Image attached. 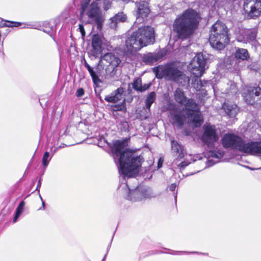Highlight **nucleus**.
<instances>
[{
  "mask_svg": "<svg viewBox=\"0 0 261 261\" xmlns=\"http://www.w3.org/2000/svg\"><path fill=\"white\" fill-rule=\"evenodd\" d=\"M51 159V156H50L49 153L47 151H45L42 158V164L44 167H46L48 165Z\"/></svg>",
  "mask_w": 261,
  "mask_h": 261,
  "instance_id": "f704fd0d",
  "label": "nucleus"
},
{
  "mask_svg": "<svg viewBox=\"0 0 261 261\" xmlns=\"http://www.w3.org/2000/svg\"><path fill=\"white\" fill-rule=\"evenodd\" d=\"M188 117L196 127L200 126L203 122L200 115L195 114V112L192 113L191 114L188 116Z\"/></svg>",
  "mask_w": 261,
  "mask_h": 261,
  "instance_id": "a878e982",
  "label": "nucleus"
},
{
  "mask_svg": "<svg viewBox=\"0 0 261 261\" xmlns=\"http://www.w3.org/2000/svg\"><path fill=\"white\" fill-rule=\"evenodd\" d=\"M163 55L161 53H148L144 54L142 58V62L146 65H151L162 58Z\"/></svg>",
  "mask_w": 261,
  "mask_h": 261,
  "instance_id": "a211bd4d",
  "label": "nucleus"
},
{
  "mask_svg": "<svg viewBox=\"0 0 261 261\" xmlns=\"http://www.w3.org/2000/svg\"><path fill=\"white\" fill-rule=\"evenodd\" d=\"M133 179L134 180H135V181L136 180V179H135V178H133Z\"/></svg>",
  "mask_w": 261,
  "mask_h": 261,
  "instance_id": "69168bd1",
  "label": "nucleus"
},
{
  "mask_svg": "<svg viewBox=\"0 0 261 261\" xmlns=\"http://www.w3.org/2000/svg\"><path fill=\"white\" fill-rule=\"evenodd\" d=\"M40 197L41 198V200L42 201V197L40 195Z\"/></svg>",
  "mask_w": 261,
  "mask_h": 261,
  "instance_id": "0e129e2a",
  "label": "nucleus"
},
{
  "mask_svg": "<svg viewBox=\"0 0 261 261\" xmlns=\"http://www.w3.org/2000/svg\"><path fill=\"white\" fill-rule=\"evenodd\" d=\"M171 152L172 156L175 158L174 162L177 164L176 161H179L184 158L185 153L183 146L176 140H171Z\"/></svg>",
  "mask_w": 261,
  "mask_h": 261,
  "instance_id": "4468645a",
  "label": "nucleus"
},
{
  "mask_svg": "<svg viewBox=\"0 0 261 261\" xmlns=\"http://www.w3.org/2000/svg\"><path fill=\"white\" fill-rule=\"evenodd\" d=\"M174 95L175 101L180 105L184 103L187 99L183 90L179 88L176 89Z\"/></svg>",
  "mask_w": 261,
  "mask_h": 261,
  "instance_id": "5701e85b",
  "label": "nucleus"
},
{
  "mask_svg": "<svg viewBox=\"0 0 261 261\" xmlns=\"http://www.w3.org/2000/svg\"><path fill=\"white\" fill-rule=\"evenodd\" d=\"M124 187L127 188V194L126 198L132 201H141L144 198L154 197L152 190L147 187L139 185L136 188L132 189L127 182L124 183Z\"/></svg>",
  "mask_w": 261,
  "mask_h": 261,
  "instance_id": "0eeeda50",
  "label": "nucleus"
},
{
  "mask_svg": "<svg viewBox=\"0 0 261 261\" xmlns=\"http://www.w3.org/2000/svg\"><path fill=\"white\" fill-rule=\"evenodd\" d=\"M107 254L106 253V255H105V256L103 257V259H102V261H104V260L105 259V258H106V257Z\"/></svg>",
  "mask_w": 261,
  "mask_h": 261,
  "instance_id": "4d7b16f0",
  "label": "nucleus"
},
{
  "mask_svg": "<svg viewBox=\"0 0 261 261\" xmlns=\"http://www.w3.org/2000/svg\"><path fill=\"white\" fill-rule=\"evenodd\" d=\"M163 163V160H162L161 158H160L159 160L158 163V168H160L162 166V164Z\"/></svg>",
  "mask_w": 261,
  "mask_h": 261,
  "instance_id": "49530a36",
  "label": "nucleus"
},
{
  "mask_svg": "<svg viewBox=\"0 0 261 261\" xmlns=\"http://www.w3.org/2000/svg\"><path fill=\"white\" fill-rule=\"evenodd\" d=\"M200 16L197 11L189 8L177 17L173 24V29L178 38H189L197 29Z\"/></svg>",
  "mask_w": 261,
  "mask_h": 261,
  "instance_id": "f03ea898",
  "label": "nucleus"
},
{
  "mask_svg": "<svg viewBox=\"0 0 261 261\" xmlns=\"http://www.w3.org/2000/svg\"><path fill=\"white\" fill-rule=\"evenodd\" d=\"M90 2V0H86V2L84 3H82L81 4V7H82V10L81 12V14H83L85 10H86L88 5L89 4V3Z\"/></svg>",
  "mask_w": 261,
  "mask_h": 261,
  "instance_id": "58836bf2",
  "label": "nucleus"
},
{
  "mask_svg": "<svg viewBox=\"0 0 261 261\" xmlns=\"http://www.w3.org/2000/svg\"><path fill=\"white\" fill-rule=\"evenodd\" d=\"M55 30V27L48 22H45L43 24V31L46 33L51 37Z\"/></svg>",
  "mask_w": 261,
  "mask_h": 261,
  "instance_id": "2f4dec72",
  "label": "nucleus"
},
{
  "mask_svg": "<svg viewBox=\"0 0 261 261\" xmlns=\"http://www.w3.org/2000/svg\"><path fill=\"white\" fill-rule=\"evenodd\" d=\"M171 254H173V255H178V254H179L180 253H185V254H203V255H208V253H201V252H197V251H190V252H188V251H172V253H170Z\"/></svg>",
  "mask_w": 261,
  "mask_h": 261,
  "instance_id": "c9c22d12",
  "label": "nucleus"
},
{
  "mask_svg": "<svg viewBox=\"0 0 261 261\" xmlns=\"http://www.w3.org/2000/svg\"><path fill=\"white\" fill-rule=\"evenodd\" d=\"M79 29L80 32L81 33L82 36H85V30H84L83 25L82 24H80Z\"/></svg>",
  "mask_w": 261,
  "mask_h": 261,
  "instance_id": "c03bdc74",
  "label": "nucleus"
},
{
  "mask_svg": "<svg viewBox=\"0 0 261 261\" xmlns=\"http://www.w3.org/2000/svg\"><path fill=\"white\" fill-rule=\"evenodd\" d=\"M41 185V180L39 179V181H38L37 186L36 189V191H39V188L40 187Z\"/></svg>",
  "mask_w": 261,
  "mask_h": 261,
  "instance_id": "de8ad7c7",
  "label": "nucleus"
},
{
  "mask_svg": "<svg viewBox=\"0 0 261 261\" xmlns=\"http://www.w3.org/2000/svg\"><path fill=\"white\" fill-rule=\"evenodd\" d=\"M177 184L176 183L171 184L168 187V189L172 192H174L175 191L176 187L177 186Z\"/></svg>",
  "mask_w": 261,
  "mask_h": 261,
  "instance_id": "79ce46f5",
  "label": "nucleus"
},
{
  "mask_svg": "<svg viewBox=\"0 0 261 261\" xmlns=\"http://www.w3.org/2000/svg\"><path fill=\"white\" fill-rule=\"evenodd\" d=\"M67 129H68V128L66 129V130H65V134H67Z\"/></svg>",
  "mask_w": 261,
  "mask_h": 261,
  "instance_id": "052dcab7",
  "label": "nucleus"
},
{
  "mask_svg": "<svg viewBox=\"0 0 261 261\" xmlns=\"http://www.w3.org/2000/svg\"><path fill=\"white\" fill-rule=\"evenodd\" d=\"M124 92V89L123 87H120L118 88L116 90L114 91L113 92L115 96L116 97V98L119 101L121 100L122 98V96L123 93Z\"/></svg>",
  "mask_w": 261,
  "mask_h": 261,
  "instance_id": "72a5a7b5",
  "label": "nucleus"
},
{
  "mask_svg": "<svg viewBox=\"0 0 261 261\" xmlns=\"http://www.w3.org/2000/svg\"><path fill=\"white\" fill-rule=\"evenodd\" d=\"M258 170H261V167L257 168Z\"/></svg>",
  "mask_w": 261,
  "mask_h": 261,
  "instance_id": "e2e57ef3",
  "label": "nucleus"
},
{
  "mask_svg": "<svg viewBox=\"0 0 261 261\" xmlns=\"http://www.w3.org/2000/svg\"><path fill=\"white\" fill-rule=\"evenodd\" d=\"M126 106L125 103V100L124 99L122 102L120 103L112 105L111 107V110L112 112L121 111L123 113L126 112Z\"/></svg>",
  "mask_w": 261,
  "mask_h": 261,
  "instance_id": "bb28decb",
  "label": "nucleus"
},
{
  "mask_svg": "<svg viewBox=\"0 0 261 261\" xmlns=\"http://www.w3.org/2000/svg\"><path fill=\"white\" fill-rule=\"evenodd\" d=\"M177 192L174 194V200H175V202H176V200H177Z\"/></svg>",
  "mask_w": 261,
  "mask_h": 261,
  "instance_id": "603ef678",
  "label": "nucleus"
},
{
  "mask_svg": "<svg viewBox=\"0 0 261 261\" xmlns=\"http://www.w3.org/2000/svg\"><path fill=\"white\" fill-rule=\"evenodd\" d=\"M137 2L135 3L137 7L139 16L142 18L146 17L150 12L148 2L144 0H137Z\"/></svg>",
  "mask_w": 261,
  "mask_h": 261,
  "instance_id": "dca6fc26",
  "label": "nucleus"
},
{
  "mask_svg": "<svg viewBox=\"0 0 261 261\" xmlns=\"http://www.w3.org/2000/svg\"><path fill=\"white\" fill-rule=\"evenodd\" d=\"M222 108L230 118H234L238 114L239 109L236 103L229 101H225L223 106Z\"/></svg>",
  "mask_w": 261,
  "mask_h": 261,
  "instance_id": "f3484780",
  "label": "nucleus"
},
{
  "mask_svg": "<svg viewBox=\"0 0 261 261\" xmlns=\"http://www.w3.org/2000/svg\"><path fill=\"white\" fill-rule=\"evenodd\" d=\"M171 117L173 122L177 124V126L181 128L184 124L185 117L180 112L173 111L170 113Z\"/></svg>",
  "mask_w": 261,
  "mask_h": 261,
  "instance_id": "412c9836",
  "label": "nucleus"
},
{
  "mask_svg": "<svg viewBox=\"0 0 261 261\" xmlns=\"http://www.w3.org/2000/svg\"><path fill=\"white\" fill-rule=\"evenodd\" d=\"M231 88L233 89H234V90L233 91L234 93H237L236 89H235V86L234 85H231Z\"/></svg>",
  "mask_w": 261,
  "mask_h": 261,
  "instance_id": "5fc2aeb1",
  "label": "nucleus"
},
{
  "mask_svg": "<svg viewBox=\"0 0 261 261\" xmlns=\"http://www.w3.org/2000/svg\"><path fill=\"white\" fill-rule=\"evenodd\" d=\"M218 140L219 136L214 125L208 124L203 126L201 140L204 144L208 147H212Z\"/></svg>",
  "mask_w": 261,
  "mask_h": 261,
  "instance_id": "9d476101",
  "label": "nucleus"
},
{
  "mask_svg": "<svg viewBox=\"0 0 261 261\" xmlns=\"http://www.w3.org/2000/svg\"><path fill=\"white\" fill-rule=\"evenodd\" d=\"M127 16L123 12H119L110 18V26L112 29H115L118 22H123L126 20Z\"/></svg>",
  "mask_w": 261,
  "mask_h": 261,
  "instance_id": "4be33fe9",
  "label": "nucleus"
},
{
  "mask_svg": "<svg viewBox=\"0 0 261 261\" xmlns=\"http://www.w3.org/2000/svg\"><path fill=\"white\" fill-rule=\"evenodd\" d=\"M209 84H210V81H202L201 80H199L197 81V84L195 86V88H196L197 90H200L202 87H206L207 85Z\"/></svg>",
  "mask_w": 261,
  "mask_h": 261,
  "instance_id": "473e14b6",
  "label": "nucleus"
},
{
  "mask_svg": "<svg viewBox=\"0 0 261 261\" xmlns=\"http://www.w3.org/2000/svg\"><path fill=\"white\" fill-rule=\"evenodd\" d=\"M215 162L213 160H208L206 162V167H210L215 164Z\"/></svg>",
  "mask_w": 261,
  "mask_h": 261,
  "instance_id": "a18cd8bd",
  "label": "nucleus"
},
{
  "mask_svg": "<svg viewBox=\"0 0 261 261\" xmlns=\"http://www.w3.org/2000/svg\"><path fill=\"white\" fill-rule=\"evenodd\" d=\"M206 60L202 54L198 53L188 66V69L195 77H200L205 71Z\"/></svg>",
  "mask_w": 261,
  "mask_h": 261,
  "instance_id": "1a4fd4ad",
  "label": "nucleus"
},
{
  "mask_svg": "<svg viewBox=\"0 0 261 261\" xmlns=\"http://www.w3.org/2000/svg\"><path fill=\"white\" fill-rule=\"evenodd\" d=\"M237 39L238 41L240 42L244 43H248V39L247 38L246 29L240 31L239 34L237 36Z\"/></svg>",
  "mask_w": 261,
  "mask_h": 261,
  "instance_id": "7c9ffc66",
  "label": "nucleus"
},
{
  "mask_svg": "<svg viewBox=\"0 0 261 261\" xmlns=\"http://www.w3.org/2000/svg\"><path fill=\"white\" fill-rule=\"evenodd\" d=\"M90 65L87 63V62L86 61H85V63H84V66L85 67V68H87L88 67H89Z\"/></svg>",
  "mask_w": 261,
  "mask_h": 261,
  "instance_id": "3c124183",
  "label": "nucleus"
},
{
  "mask_svg": "<svg viewBox=\"0 0 261 261\" xmlns=\"http://www.w3.org/2000/svg\"><path fill=\"white\" fill-rule=\"evenodd\" d=\"M42 206L44 207V202L42 201Z\"/></svg>",
  "mask_w": 261,
  "mask_h": 261,
  "instance_id": "bf43d9fd",
  "label": "nucleus"
},
{
  "mask_svg": "<svg viewBox=\"0 0 261 261\" xmlns=\"http://www.w3.org/2000/svg\"><path fill=\"white\" fill-rule=\"evenodd\" d=\"M111 7V2L109 0H104L103 9L105 10H109Z\"/></svg>",
  "mask_w": 261,
  "mask_h": 261,
  "instance_id": "ea45409f",
  "label": "nucleus"
},
{
  "mask_svg": "<svg viewBox=\"0 0 261 261\" xmlns=\"http://www.w3.org/2000/svg\"><path fill=\"white\" fill-rule=\"evenodd\" d=\"M86 69L89 71L90 75L92 79L94 84L96 85L99 83H101V81L99 79L98 75L94 71V70L92 67L89 66V67L86 68Z\"/></svg>",
  "mask_w": 261,
  "mask_h": 261,
  "instance_id": "c756f323",
  "label": "nucleus"
},
{
  "mask_svg": "<svg viewBox=\"0 0 261 261\" xmlns=\"http://www.w3.org/2000/svg\"><path fill=\"white\" fill-rule=\"evenodd\" d=\"M103 38L98 34H94L92 36L91 45V55L95 58L101 56L103 49Z\"/></svg>",
  "mask_w": 261,
  "mask_h": 261,
  "instance_id": "ddd939ff",
  "label": "nucleus"
},
{
  "mask_svg": "<svg viewBox=\"0 0 261 261\" xmlns=\"http://www.w3.org/2000/svg\"><path fill=\"white\" fill-rule=\"evenodd\" d=\"M234 56L237 59L245 60L249 58V54L246 49L237 48L234 54Z\"/></svg>",
  "mask_w": 261,
  "mask_h": 261,
  "instance_id": "b1692460",
  "label": "nucleus"
},
{
  "mask_svg": "<svg viewBox=\"0 0 261 261\" xmlns=\"http://www.w3.org/2000/svg\"><path fill=\"white\" fill-rule=\"evenodd\" d=\"M156 99V93L155 92L152 91L150 92L147 96L145 100V108L147 110H150V107L152 103Z\"/></svg>",
  "mask_w": 261,
  "mask_h": 261,
  "instance_id": "393cba45",
  "label": "nucleus"
},
{
  "mask_svg": "<svg viewBox=\"0 0 261 261\" xmlns=\"http://www.w3.org/2000/svg\"><path fill=\"white\" fill-rule=\"evenodd\" d=\"M246 31L248 39V43L255 41L257 34V29L256 28L246 29Z\"/></svg>",
  "mask_w": 261,
  "mask_h": 261,
  "instance_id": "cd10ccee",
  "label": "nucleus"
},
{
  "mask_svg": "<svg viewBox=\"0 0 261 261\" xmlns=\"http://www.w3.org/2000/svg\"><path fill=\"white\" fill-rule=\"evenodd\" d=\"M132 85V88L138 92L142 93L149 88L151 83L142 85V80L140 77L135 78L133 82L129 84L128 86Z\"/></svg>",
  "mask_w": 261,
  "mask_h": 261,
  "instance_id": "6ab92c4d",
  "label": "nucleus"
},
{
  "mask_svg": "<svg viewBox=\"0 0 261 261\" xmlns=\"http://www.w3.org/2000/svg\"><path fill=\"white\" fill-rule=\"evenodd\" d=\"M90 65L87 63V62L86 61H85V63H84V66L85 67V68H87L88 67H89Z\"/></svg>",
  "mask_w": 261,
  "mask_h": 261,
  "instance_id": "8fccbe9b",
  "label": "nucleus"
},
{
  "mask_svg": "<svg viewBox=\"0 0 261 261\" xmlns=\"http://www.w3.org/2000/svg\"><path fill=\"white\" fill-rule=\"evenodd\" d=\"M57 148L55 149V150L54 151L53 153V155L56 152V150H57Z\"/></svg>",
  "mask_w": 261,
  "mask_h": 261,
  "instance_id": "13d9d810",
  "label": "nucleus"
},
{
  "mask_svg": "<svg viewBox=\"0 0 261 261\" xmlns=\"http://www.w3.org/2000/svg\"><path fill=\"white\" fill-rule=\"evenodd\" d=\"M152 71L158 79H165L168 81H173L179 86H186L189 83V77L175 67L172 63L154 67Z\"/></svg>",
  "mask_w": 261,
  "mask_h": 261,
  "instance_id": "39448f33",
  "label": "nucleus"
},
{
  "mask_svg": "<svg viewBox=\"0 0 261 261\" xmlns=\"http://www.w3.org/2000/svg\"><path fill=\"white\" fill-rule=\"evenodd\" d=\"M248 168L249 169H250V170H252V171H253V170H258L257 169V168H251V167H248Z\"/></svg>",
  "mask_w": 261,
  "mask_h": 261,
  "instance_id": "6e6d98bb",
  "label": "nucleus"
},
{
  "mask_svg": "<svg viewBox=\"0 0 261 261\" xmlns=\"http://www.w3.org/2000/svg\"><path fill=\"white\" fill-rule=\"evenodd\" d=\"M225 148H231L251 155L261 154V141L245 143L240 137L233 134H226L222 139Z\"/></svg>",
  "mask_w": 261,
  "mask_h": 261,
  "instance_id": "7ed1b4c3",
  "label": "nucleus"
},
{
  "mask_svg": "<svg viewBox=\"0 0 261 261\" xmlns=\"http://www.w3.org/2000/svg\"><path fill=\"white\" fill-rule=\"evenodd\" d=\"M127 91L128 93H131L132 92V89L130 88V86L128 88Z\"/></svg>",
  "mask_w": 261,
  "mask_h": 261,
  "instance_id": "864d4df0",
  "label": "nucleus"
},
{
  "mask_svg": "<svg viewBox=\"0 0 261 261\" xmlns=\"http://www.w3.org/2000/svg\"><path fill=\"white\" fill-rule=\"evenodd\" d=\"M244 9L246 11H248V9H250L248 13L250 18H256L261 13V0H252L249 2L246 0L244 4Z\"/></svg>",
  "mask_w": 261,
  "mask_h": 261,
  "instance_id": "f8f14e48",
  "label": "nucleus"
},
{
  "mask_svg": "<svg viewBox=\"0 0 261 261\" xmlns=\"http://www.w3.org/2000/svg\"><path fill=\"white\" fill-rule=\"evenodd\" d=\"M184 105L187 116H189L192 113L198 112L199 108L198 105L193 99H187L186 102L182 104Z\"/></svg>",
  "mask_w": 261,
  "mask_h": 261,
  "instance_id": "aec40b11",
  "label": "nucleus"
},
{
  "mask_svg": "<svg viewBox=\"0 0 261 261\" xmlns=\"http://www.w3.org/2000/svg\"><path fill=\"white\" fill-rule=\"evenodd\" d=\"M133 100V97L131 98L130 100L129 101H128V102H130Z\"/></svg>",
  "mask_w": 261,
  "mask_h": 261,
  "instance_id": "680f3d73",
  "label": "nucleus"
},
{
  "mask_svg": "<svg viewBox=\"0 0 261 261\" xmlns=\"http://www.w3.org/2000/svg\"><path fill=\"white\" fill-rule=\"evenodd\" d=\"M85 91L83 88H80L77 89L76 92V96L77 97H81L84 95Z\"/></svg>",
  "mask_w": 261,
  "mask_h": 261,
  "instance_id": "a19ab883",
  "label": "nucleus"
},
{
  "mask_svg": "<svg viewBox=\"0 0 261 261\" xmlns=\"http://www.w3.org/2000/svg\"><path fill=\"white\" fill-rule=\"evenodd\" d=\"M25 202L24 201H21L17 206L14 215V219L13 220V223H15L18 218L20 216L24 210V206Z\"/></svg>",
  "mask_w": 261,
  "mask_h": 261,
  "instance_id": "c85d7f7f",
  "label": "nucleus"
},
{
  "mask_svg": "<svg viewBox=\"0 0 261 261\" xmlns=\"http://www.w3.org/2000/svg\"><path fill=\"white\" fill-rule=\"evenodd\" d=\"M88 16L94 20L98 26H99L101 23V18L100 14L99 9L97 4L95 3H92L87 12Z\"/></svg>",
  "mask_w": 261,
  "mask_h": 261,
  "instance_id": "2eb2a0df",
  "label": "nucleus"
},
{
  "mask_svg": "<svg viewBox=\"0 0 261 261\" xmlns=\"http://www.w3.org/2000/svg\"><path fill=\"white\" fill-rule=\"evenodd\" d=\"M155 41L154 30L150 26L139 28L125 41L127 49L135 52Z\"/></svg>",
  "mask_w": 261,
  "mask_h": 261,
  "instance_id": "20e7f679",
  "label": "nucleus"
},
{
  "mask_svg": "<svg viewBox=\"0 0 261 261\" xmlns=\"http://www.w3.org/2000/svg\"><path fill=\"white\" fill-rule=\"evenodd\" d=\"M209 155L213 158L220 159L223 156V153L216 151L212 150L209 152Z\"/></svg>",
  "mask_w": 261,
  "mask_h": 261,
  "instance_id": "4c0bfd02",
  "label": "nucleus"
},
{
  "mask_svg": "<svg viewBox=\"0 0 261 261\" xmlns=\"http://www.w3.org/2000/svg\"><path fill=\"white\" fill-rule=\"evenodd\" d=\"M125 144L123 141L116 140L111 148L113 153L119 158L118 170L121 182L125 181L126 178L128 179L137 175L143 161V157L136 154L135 152L128 149L122 150Z\"/></svg>",
  "mask_w": 261,
  "mask_h": 261,
  "instance_id": "f257e3e1",
  "label": "nucleus"
},
{
  "mask_svg": "<svg viewBox=\"0 0 261 261\" xmlns=\"http://www.w3.org/2000/svg\"><path fill=\"white\" fill-rule=\"evenodd\" d=\"M103 61H105L107 63L106 64V66H107L106 69L107 75L110 77H114L117 71V68L121 62L119 58L111 53H108L103 56H101L98 66H101Z\"/></svg>",
  "mask_w": 261,
  "mask_h": 261,
  "instance_id": "6e6552de",
  "label": "nucleus"
},
{
  "mask_svg": "<svg viewBox=\"0 0 261 261\" xmlns=\"http://www.w3.org/2000/svg\"><path fill=\"white\" fill-rule=\"evenodd\" d=\"M243 96L246 103L254 105H261V88L252 87L243 93Z\"/></svg>",
  "mask_w": 261,
  "mask_h": 261,
  "instance_id": "9b49d317",
  "label": "nucleus"
},
{
  "mask_svg": "<svg viewBox=\"0 0 261 261\" xmlns=\"http://www.w3.org/2000/svg\"><path fill=\"white\" fill-rule=\"evenodd\" d=\"M113 238V237H112V240H111V241L110 243L109 244V245H108V246L107 250V254L108 253L109 250V249H110V248L111 247V243H112V241Z\"/></svg>",
  "mask_w": 261,
  "mask_h": 261,
  "instance_id": "09e8293b",
  "label": "nucleus"
},
{
  "mask_svg": "<svg viewBox=\"0 0 261 261\" xmlns=\"http://www.w3.org/2000/svg\"><path fill=\"white\" fill-rule=\"evenodd\" d=\"M189 163L187 162L184 161L181 162L179 164H178L180 169H184L188 165Z\"/></svg>",
  "mask_w": 261,
  "mask_h": 261,
  "instance_id": "37998d69",
  "label": "nucleus"
},
{
  "mask_svg": "<svg viewBox=\"0 0 261 261\" xmlns=\"http://www.w3.org/2000/svg\"><path fill=\"white\" fill-rule=\"evenodd\" d=\"M105 100L107 102L112 103H116L118 101L113 92H112L110 95L106 96Z\"/></svg>",
  "mask_w": 261,
  "mask_h": 261,
  "instance_id": "e433bc0d",
  "label": "nucleus"
},
{
  "mask_svg": "<svg viewBox=\"0 0 261 261\" xmlns=\"http://www.w3.org/2000/svg\"><path fill=\"white\" fill-rule=\"evenodd\" d=\"M228 31L227 28L223 23L216 22L212 25L209 42L213 48L218 50L224 48L229 42Z\"/></svg>",
  "mask_w": 261,
  "mask_h": 261,
  "instance_id": "423d86ee",
  "label": "nucleus"
}]
</instances>
